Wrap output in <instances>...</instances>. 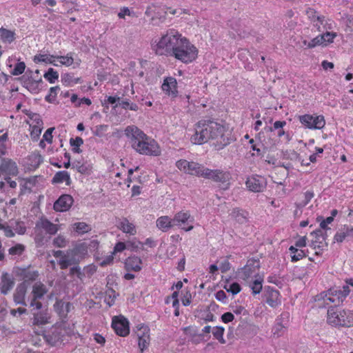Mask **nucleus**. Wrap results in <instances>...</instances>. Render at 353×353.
I'll return each instance as SVG.
<instances>
[{
    "label": "nucleus",
    "mask_w": 353,
    "mask_h": 353,
    "mask_svg": "<svg viewBox=\"0 0 353 353\" xmlns=\"http://www.w3.org/2000/svg\"><path fill=\"white\" fill-rule=\"evenodd\" d=\"M53 244L57 248H64L66 245V240L63 236L59 235L54 239Z\"/></svg>",
    "instance_id": "bf43d9fd"
},
{
    "label": "nucleus",
    "mask_w": 353,
    "mask_h": 353,
    "mask_svg": "<svg viewBox=\"0 0 353 353\" xmlns=\"http://www.w3.org/2000/svg\"><path fill=\"white\" fill-rule=\"evenodd\" d=\"M176 168L186 174L199 177H205L208 168L203 165L186 159H180L176 162Z\"/></svg>",
    "instance_id": "0eeeda50"
},
{
    "label": "nucleus",
    "mask_w": 353,
    "mask_h": 353,
    "mask_svg": "<svg viewBox=\"0 0 353 353\" xmlns=\"http://www.w3.org/2000/svg\"><path fill=\"white\" fill-rule=\"evenodd\" d=\"M24 246L21 244H17L16 245L11 247L8 250V252L11 255H21L24 251Z\"/></svg>",
    "instance_id": "5fc2aeb1"
},
{
    "label": "nucleus",
    "mask_w": 353,
    "mask_h": 353,
    "mask_svg": "<svg viewBox=\"0 0 353 353\" xmlns=\"http://www.w3.org/2000/svg\"><path fill=\"white\" fill-rule=\"evenodd\" d=\"M223 288L228 292H230L233 295L237 294L241 290V285L236 282L229 284V288H227V285H225Z\"/></svg>",
    "instance_id": "8fccbe9b"
},
{
    "label": "nucleus",
    "mask_w": 353,
    "mask_h": 353,
    "mask_svg": "<svg viewBox=\"0 0 353 353\" xmlns=\"http://www.w3.org/2000/svg\"><path fill=\"white\" fill-rule=\"evenodd\" d=\"M26 69V64L24 62L17 63L14 69L12 70L11 74L14 76H18L23 74Z\"/></svg>",
    "instance_id": "3c124183"
},
{
    "label": "nucleus",
    "mask_w": 353,
    "mask_h": 353,
    "mask_svg": "<svg viewBox=\"0 0 353 353\" xmlns=\"http://www.w3.org/2000/svg\"><path fill=\"white\" fill-rule=\"evenodd\" d=\"M221 319L223 323H228L234 320V316L232 312H228L223 314Z\"/></svg>",
    "instance_id": "774afa93"
},
{
    "label": "nucleus",
    "mask_w": 353,
    "mask_h": 353,
    "mask_svg": "<svg viewBox=\"0 0 353 353\" xmlns=\"http://www.w3.org/2000/svg\"><path fill=\"white\" fill-rule=\"evenodd\" d=\"M92 167L90 165L88 164L87 163H82L79 168L78 172L83 174H89L91 172Z\"/></svg>",
    "instance_id": "69168bd1"
},
{
    "label": "nucleus",
    "mask_w": 353,
    "mask_h": 353,
    "mask_svg": "<svg viewBox=\"0 0 353 353\" xmlns=\"http://www.w3.org/2000/svg\"><path fill=\"white\" fill-rule=\"evenodd\" d=\"M56 59H61L60 63L65 66H70L74 62L72 52L68 53L65 56H56Z\"/></svg>",
    "instance_id": "a18cd8bd"
},
{
    "label": "nucleus",
    "mask_w": 353,
    "mask_h": 353,
    "mask_svg": "<svg viewBox=\"0 0 353 353\" xmlns=\"http://www.w3.org/2000/svg\"><path fill=\"white\" fill-rule=\"evenodd\" d=\"M108 125H99L96 126V129L94 131V134L97 137H101L103 136L104 132L108 130Z\"/></svg>",
    "instance_id": "052dcab7"
},
{
    "label": "nucleus",
    "mask_w": 353,
    "mask_h": 353,
    "mask_svg": "<svg viewBox=\"0 0 353 353\" xmlns=\"http://www.w3.org/2000/svg\"><path fill=\"white\" fill-rule=\"evenodd\" d=\"M59 86L50 88V94L46 96L45 100L49 103H54L57 97V92L59 90Z\"/></svg>",
    "instance_id": "603ef678"
},
{
    "label": "nucleus",
    "mask_w": 353,
    "mask_h": 353,
    "mask_svg": "<svg viewBox=\"0 0 353 353\" xmlns=\"http://www.w3.org/2000/svg\"><path fill=\"white\" fill-rule=\"evenodd\" d=\"M35 228H41L50 235L55 234L59 230L57 225L54 224L46 218L40 219L39 221L36 223Z\"/></svg>",
    "instance_id": "4be33fe9"
},
{
    "label": "nucleus",
    "mask_w": 353,
    "mask_h": 353,
    "mask_svg": "<svg viewBox=\"0 0 353 353\" xmlns=\"http://www.w3.org/2000/svg\"><path fill=\"white\" fill-rule=\"evenodd\" d=\"M18 173V167L14 161L8 158H1L0 161V175L17 176Z\"/></svg>",
    "instance_id": "2eb2a0df"
},
{
    "label": "nucleus",
    "mask_w": 353,
    "mask_h": 353,
    "mask_svg": "<svg viewBox=\"0 0 353 353\" xmlns=\"http://www.w3.org/2000/svg\"><path fill=\"white\" fill-rule=\"evenodd\" d=\"M310 234L314 235L316 243H319V244H323V242H322L323 230L321 229H316L314 231L312 232Z\"/></svg>",
    "instance_id": "338daca9"
},
{
    "label": "nucleus",
    "mask_w": 353,
    "mask_h": 353,
    "mask_svg": "<svg viewBox=\"0 0 353 353\" xmlns=\"http://www.w3.org/2000/svg\"><path fill=\"white\" fill-rule=\"evenodd\" d=\"M1 282V293L4 295L7 294L13 288L14 285V278L8 272H3L2 274Z\"/></svg>",
    "instance_id": "b1692460"
},
{
    "label": "nucleus",
    "mask_w": 353,
    "mask_h": 353,
    "mask_svg": "<svg viewBox=\"0 0 353 353\" xmlns=\"http://www.w3.org/2000/svg\"><path fill=\"white\" fill-rule=\"evenodd\" d=\"M194 219L188 211H180L175 214L173 218L174 225L181 227L182 230L188 232L193 229L192 223Z\"/></svg>",
    "instance_id": "9d476101"
},
{
    "label": "nucleus",
    "mask_w": 353,
    "mask_h": 353,
    "mask_svg": "<svg viewBox=\"0 0 353 353\" xmlns=\"http://www.w3.org/2000/svg\"><path fill=\"white\" fill-rule=\"evenodd\" d=\"M210 139L216 140L213 144L216 150H220L232 143L231 132L213 120H201L195 127V132L191 137L194 144L202 145Z\"/></svg>",
    "instance_id": "f257e3e1"
},
{
    "label": "nucleus",
    "mask_w": 353,
    "mask_h": 353,
    "mask_svg": "<svg viewBox=\"0 0 353 353\" xmlns=\"http://www.w3.org/2000/svg\"><path fill=\"white\" fill-rule=\"evenodd\" d=\"M120 229L125 233L134 234L136 230L134 225L130 223L127 219H123L120 223Z\"/></svg>",
    "instance_id": "c9c22d12"
},
{
    "label": "nucleus",
    "mask_w": 353,
    "mask_h": 353,
    "mask_svg": "<svg viewBox=\"0 0 353 353\" xmlns=\"http://www.w3.org/2000/svg\"><path fill=\"white\" fill-rule=\"evenodd\" d=\"M47 293L46 286L41 283H37L32 288V299H41L43 296Z\"/></svg>",
    "instance_id": "c85d7f7f"
},
{
    "label": "nucleus",
    "mask_w": 353,
    "mask_h": 353,
    "mask_svg": "<svg viewBox=\"0 0 353 353\" xmlns=\"http://www.w3.org/2000/svg\"><path fill=\"white\" fill-rule=\"evenodd\" d=\"M55 59L56 56L54 55L48 56L47 54H38L34 57L33 61L35 63L44 62L46 63L52 64L54 66H57L58 65L54 63Z\"/></svg>",
    "instance_id": "f704fd0d"
},
{
    "label": "nucleus",
    "mask_w": 353,
    "mask_h": 353,
    "mask_svg": "<svg viewBox=\"0 0 353 353\" xmlns=\"http://www.w3.org/2000/svg\"><path fill=\"white\" fill-rule=\"evenodd\" d=\"M265 302L269 306L276 308L281 304L280 293L279 292L270 286L265 287Z\"/></svg>",
    "instance_id": "f3484780"
},
{
    "label": "nucleus",
    "mask_w": 353,
    "mask_h": 353,
    "mask_svg": "<svg viewBox=\"0 0 353 353\" xmlns=\"http://www.w3.org/2000/svg\"><path fill=\"white\" fill-rule=\"evenodd\" d=\"M142 260L137 256H129L125 262V268L127 271L139 272L141 270Z\"/></svg>",
    "instance_id": "393cba45"
},
{
    "label": "nucleus",
    "mask_w": 353,
    "mask_h": 353,
    "mask_svg": "<svg viewBox=\"0 0 353 353\" xmlns=\"http://www.w3.org/2000/svg\"><path fill=\"white\" fill-rule=\"evenodd\" d=\"M174 225L173 219L168 216H162L157 220V227L163 232H167Z\"/></svg>",
    "instance_id": "a878e982"
},
{
    "label": "nucleus",
    "mask_w": 353,
    "mask_h": 353,
    "mask_svg": "<svg viewBox=\"0 0 353 353\" xmlns=\"http://www.w3.org/2000/svg\"><path fill=\"white\" fill-rule=\"evenodd\" d=\"M70 144L72 147V150L74 153H81L82 150L79 148L83 144V140L80 137H77L75 139L71 138L70 139Z\"/></svg>",
    "instance_id": "ea45409f"
},
{
    "label": "nucleus",
    "mask_w": 353,
    "mask_h": 353,
    "mask_svg": "<svg viewBox=\"0 0 353 353\" xmlns=\"http://www.w3.org/2000/svg\"><path fill=\"white\" fill-rule=\"evenodd\" d=\"M327 322L334 327H353V310H341L334 306L328 307Z\"/></svg>",
    "instance_id": "20e7f679"
},
{
    "label": "nucleus",
    "mask_w": 353,
    "mask_h": 353,
    "mask_svg": "<svg viewBox=\"0 0 353 353\" xmlns=\"http://www.w3.org/2000/svg\"><path fill=\"white\" fill-rule=\"evenodd\" d=\"M299 121L305 127L312 130L322 129L325 125V118L323 115H312L305 114L299 116Z\"/></svg>",
    "instance_id": "1a4fd4ad"
},
{
    "label": "nucleus",
    "mask_w": 353,
    "mask_h": 353,
    "mask_svg": "<svg viewBox=\"0 0 353 353\" xmlns=\"http://www.w3.org/2000/svg\"><path fill=\"white\" fill-rule=\"evenodd\" d=\"M162 89L169 96L176 97L178 94L177 82L176 79L172 77H166L162 84Z\"/></svg>",
    "instance_id": "412c9836"
},
{
    "label": "nucleus",
    "mask_w": 353,
    "mask_h": 353,
    "mask_svg": "<svg viewBox=\"0 0 353 353\" xmlns=\"http://www.w3.org/2000/svg\"><path fill=\"white\" fill-rule=\"evenodd\" d=\"M16 275L20 276L23 279L22 283H26V285L29 286L31 282L37 280L39 276L37 270H32L30 266L24 268H17Z\"/></svg>",
    "instance_id": "4468645a"
},
{
    "label": "nucleus",
    "mask_w": 353,
    "mask_h": 353,
    "mask_svg": "<svg viewBox=\"0 0 353 353\" xmlns=\"http://www.w3.org/2000/svg\"><path fill=\"white\" fill-rule=\"evenodd\" d=\"M345 299L343 298L339 288H332L327 292H322L315 296V301L319 308L329 307L330 303H334V307L342 305Z\"/></svg>",
    "instance_id": "423d86ee"
},
{
    "label": "nucleus",
    "mask_w": 353,
    "mask_h": 353,
    "mask_svg": "<svg viewBox=\"0 0 353 353\" xmlns=\"http://www.w3.org/2000/svg\"><path fill=\"white\" fill-rule=\"evenodd\" d=\"M70 275H77L78 279L83 280V279L85 277V272L81 271V268L79 265H76L70 268Z\"/></svg>",
    "instance_id": "864d4df0"
},
{
    "label": "nucleus",
    "mask_w": 353,
    "mask_h": 353,
    "mask_svg": "<svg viewBox=\"0 0 353 353\" xmlns=\"http://www.w3.org/2000/svg\"><path fill=\"white\" fill-rule=\"evenodd\" d=\"M28 286L26 285V283H19L13 294L14 302L17 305H21L23 306H27V302L26 301V295Z\"/></svg>",
    "instance_id": "6ab92c4d"
},
{
    "label": "nucleus",
    "mask_w": 353,
    "mask_h": 353,
    "mask_svg": "<svg viewBox=\"0 0 353 353\" xmlns=\"http://www.w3.org/2000/svg\"><path fill=\"white\" fill-rule=\"evenodd\" d=\"M29 160L31 165L35 168H38L39 165L43 161V157L39 153H33L30 156Z\"/></svg>",
    "instance_id": "de8ad7c7"
},
{
    "label": "nucleus",
    "mask_w": 353,
    "mask_h": 353,
    "mask_svg": "<svg viewBox=\"0 0 353 353\" xmlns=\"http://www.w3.org/2000/svg\"><path fill=\"white\" fill-rule=\"evenodd\" d=\"M57 305L60 306V313L61 311L63 312L65 310V316H67V314L70 312L71 307H72V303L70 302L65 303L62 301H60L59 302H57Z\"/></svg>",
    "instance_id": "6e6d98bb"
},
{
    "label": "nucleus",
    "mask_w": 353,
    "mask_h": 353,
    "mask_svg": "<svg viewBox=\"0 0 353 353\" xmlns=\"http://www.w3.org/2000/svg\"><path fill=\"white\" fill-rule=\"evenodd\" d=\"M254 276L256 279L250 284V287L252 289V294L255 295L259 294L261 292L263 279L258 274H256Z\"/></svg>",
    "instance_id": "473e14b6"
},
{
    "label": "nucleus",
    "mask_w": 353,
    "mask_h": 353,
    "mask_svg": "<svg viewBox=\"0 0 353 353\" xmlns=\"http://www.w3.org/2000/svg\"><path fill=\"white\" fill-rule=\"evenodd\" d=\"M146 330L147 327H145L143 334L141 335H138V345L141 350V353H143V350L148 347L150 343V335L148 332H145Z\"/></svg>",
    "instance_id": "72a5a7b5"
},
{
    "label": "nucleus",
    "mask_w": 353,
    "mask_h": 353,
    "mask_svg": "<svg viewBox=\"0 0 353 353\" xmlns=\"http://www.w3.org/2000/svg\"><path fill=\"white\" fill-rule=\"evenodd\" d=\"M204 178L212 180L220 185H222L223 189L227 190L230 184L229 181L231 179V175L230 172L227 171L208 168Z\"/></svg>",
    "instance_id": "6e6552de"
},
{
    "label": "nucleus",
    "mask_w": 353,
    "mask_h": 353,
    "mask_svg": "<svg viewBox=\"0 0 353 353\" xmlns=\"http://www.w3.org/2000/svg\"><path fill=\"white\" fill-rule=\"evenodd\" d=\"M353 237V227L344 225L334 235V241L342 243L344 240H349Z\"/></svg>",
    "instance_id": "5701e85b"
},
{
    "label": "nucleus",
    "mask_w": 353,
    "mask_h": 353,
    "mask_svg": "<svg viewBox=\"0 0 353 353\" xmlns=\"http://www.w3.org/2000/svg\"><path fill=\"white\" fill-rule=\"evenodd\" d=\"M245 185L253 192H262L267 187V179L261 175H252L247 178Z\"/></svg>",
    "instance_id": "9b49d317"
},
{
    "label": "nucleus",
    "mask_w": 353,
    "mask_h": 353,
    "mask_svg": "<svg viewBox=\"0 0 353 353\" xmlns=\"http://www.w3.org/2000/svg\"><path fill=\"white\" fill-rule=\"evenodd\" d=\"M112 327L121 336H126L130 333L129 321L123 316H114L112 319Z\"/></svg>",
    "instance_id": "ddd939ff"
},
{
    "label": "nucleus",
    "mask_w": 353,
    "mask_h": 353,
    "mask_svg": "<svg viewBox=\"0 0 353 353\" xmlns=\"http://www.w3.org/2000/svg\"><path fill=\"white\" fill-rule=\"evenodd\" d=\"M224 332L225 328L222 326H215L212 329V334L214 337L221 344H225L226 343L223 338Z\"/></svg>",
    "instance_id": "4c0bfd02"
},
{
    "label": "nucleus",
    "mask_w": 353,
    "mask_h": 353,
    "mask_svg": "<svg viewBox=\"0 0 353 353\" xmlns=\"http://www.w3.org/2000/svg\"><path fill=\"white\" fill-rule=\"evenodd\" d=\"M125 135L130 140L132 148L141 154L159 156L161 150L156 141L148 137L136 125H128Z\"/></svg>",
    "instance_id": "f03ea898"
},
{
    "label": "nucleus",
    "mask_w": 353,
    "mask_h": 353,
    "mask_svg": "<svg viewBox=\"0 0 353 353\" xmlns=\"http://www.w3.org/2000/svg\"><path fill=\"white\" fill-rule=\"evenodd\" d=\"M182 39L185 37H182L176 30L169 29L154 46V49L158 54L171 56L172 52L176 51V48L181 43Z\"/></svg>",
    "instance_id": "7ed1b4c3"
},
{
    "label": "nucleus",
    "mask_w": 353,
    "mask_h": 353,
    "mask_svg": "<svg viewBox=\"0 0 353 353\" xmlns=\"http://www.w3.org/2000/svg\"><path fill=\"white\" fill-rule=\"evenodd\" d=\"M59 264L62 270H65L72 265H77V261L74 259H72L68 252L67 256L65 255L59 260Z\"/></svg>",
    "instance_id": "e433bc0d"
},
{
    "label": "nucleus",
    "mask_w": 353,
    "mask_h": 353,
    "mask_svg": "<svg viewBox=\"0 0 353 353\" xmlns=\"http://www.w3.org/2000/svg\"><path fill=\"white\" fill-rule=\"evenodd\" d=\"M231 216L240 224H244L247 223L248 220V212L239 208H234L232 211Z\"/></svg>",
    "instance_id": "cd10ccee"
},
{
    "label": "nucleus",
    "mask_w": 353,
    "mask_h": 353,
    "mask_svg": "<svg viewBox=\"0 0 353 353\" xmlns=\"http://www.w3.org/2000/svg\"><path fill=\"white\" fill-rule=\"evenodd\" d=\"M44 78L49 81L50 83H54L56 80L59 78V74L53 68H50L44 74Z\"/></svg>",
    "instance_id": "c03bdc74"
},
{
    "label": "nucleus",
    "mask_w": 353,
    "mask_h": 353,
    "mask_svg": "<svg viewBox=\"0 0 353 353\" xmlns=\"http://www.w3.org/2000/svg\"><path fill=\"white\" fill-rule=\"evenodd\" d=\"M290 315L288 312H283L276 319L275 323L283 325L288 328L290 322Z\"/></svg>",
    "instance_id": "37998d69"
},
{
    "label": "nucleus",
    "mask_w": 353,
    "mask_h": 353,
    "mask_svg": "<svg viewBox=\"0 0 353 353\" xmlns=\"http://www.w3.org/2000/svg\"><path fill=\"white\" fill-rule=\"evenodd\" d=\"M32 72L31 70H28L26 72L25 75H23L21 77H19V79L21 81V83L24 81H29V83L37 81V79H34V77L32 75Z\"/></svg>",
    "instance_id": "e2e57ef3"
},
{
    "label": "nucleus",
    "mask_w": 353,
    "mask_h": 353,
    "mask_svg": "<svg viewBox=\"0 0 353 353\" xmlns=\"http://www.w3.org/2000/svg\"><path fill=\"white\" fill-rule=\"evenodd\" d=\"M34 241L37 243V246L43 245L45 243L47 242L45 233L43 232L42 229L35 228Z\"/></svg>",
    "instance_id": "a19ab883"
},
{
    "label": "nucleus",
    "mask_w": 353,
    "mask_h": 353,
    "mask_svg": "<svg viewBox=\"0 0 353 353\" xmlns=\"http://www.w3.org/2000/svg\"><path fill=\"white\" fill-rule=\"evenodd\" d=\"M306 256V253L304 250L299 249L296 254L291 255L292 262H296Z\"/></svg>",
    "instance_id": "680f3d73"
},
{
    "label": "nucleus",
    "mask_w": 353,
    "mask_h": 353,
    "mask_svg": "<svg viewBox=\"0 0 353 353\" xmlns=\"http://www.w3.org/2000/svg\"><path fill=\"white\" fill-rule=\"evenodd\" d=\"M43 83V81L41 77H40L39 79H37V81H33L30 83H29V81H24L22 83V85L31 93L37 94L39 93L41 90V88L39 86Z\"/></svg>",
    "instance_id": "2f4dec72"
},
{
    "label": "nucleus",
    "mask_w": 353,
    "mask_h": 353,
    "mask_svg": "<svg viewBox=\"0 0 353 353\" xmlns=\"http://www.w3.org/2000/svg\"><path fill=\"white\" fill-rule=\"evenodd\" d=\"M323 39H324L323 37H321V35H318L317 37H316L310 41H307L306 40H305L303 41V44L306 46L308 48H312L317 46L324 45Z\"/></svg>",
    "instance_id": "79ce46f5"
},
{
    "label": "nucleus",
    "mask_w": 353,
    "mask_h": 353,
    "mask_svg": "<svg viewBox=\"0 0 353 353\" xmlns=\"http://www.w3.org/2000/svg\"><path fill=\"white\" fill-rule=\"evenodd\" d=\"M88 245L85 243H82L76 245L70 252H68L72 259L77 261L78 265L88 254Z\"/></svg>",
    "instance_id": "aec40b11"
},
{
    "label": "nucleus",
    "mask_w": 353,
    "mask_h": 353,
    "mask_svg": "<svg viewBox=\"0 0 353 353\" xmlns=\"http://www.w3.org/2000/svg\"><path fill=\"white\" fill-rule=\"evenodd\" d=\"M32 323L34 325L41 326L50 323V313L47 307L32 313Z\"/></svg>",
    "instance_id": "a211bd4d"
},
{
    "label": "nucleus",
    "mask_w": 353,
    "mask_h": 353,
    "mask_svg": "<svg viewBox=\"0 0 353 353\" xmlns=\"http://www.w3.org/2000/svg\"><path fill=\"white\" fill-rule=\"evenodd\" d=\"M62 81L68 84L70 83H81V79L80 77L74 78L71 74L65 73L62 77Z\"/></svg>",
    "instance_id": "09e8293b"
},
{
    "label": "nucleus",
    "mask_w": 353,
    "mask_h": 353,
    "mask_svg": "<svg viewBox=\"0 0 353 353\" xmlns=\"http://www.w3.org/2000/svg\"><path fill=\"white\" fill-rule=\"evenodd\" d=\"M64 181L68 185H69L71 183L69 173L64 170L57 172L52 180V183H61Z\"/></svg>",
    "instance_id": "c756f323"
},
{
    "label": "nucleus",
    "mask_w": 353,
    "mask_h": 353,
    "mask_svg": "<svg viewBox=\"0 0 353 353\" xmlns=\"http://www.w3.org/2000/svg\"><path fill=\"white\" fill-rule=\"evenodd\" d=\"M74 230L79 234H83L90 232L92 228L84 222H77L73 224Z\"/></svg>",
    "instance_id": "58836bf2"
},
{
    "label": "nucleus",
    "mask_w": 353,
    "mask_h": 353,
    "mask_svg": "<svg viewBox=\"0 0 353 353\" xmlns=\"http://www.w3.org/2000/svg\"><path fill=\"white\" fill-rule=\"evenodd\" d=\"M16 39V33L14 31L1 27L0 28V40L4 43L10 44Z\"/></svg>",
    "instance_id": "bb28decb"
},
{
    "label": "nucleus",
    "mask_w": 353,
    "mask_h": 353,
    "mask_svg": "<svg viewBox=\"0 0 353 353\" xmlns=\"http://www.w3.org/2000/svg\"><path fill=\"white\" fill-rule=\"evenodd\" d=\"M74 199L71 195L64 194L54 203L53 208L57 212H66L71 208Z\"/></svg>",
    "instance_id": "dca6fc26"
},
{
    "label": "nucleus",
    "mask_w": 353,
    "mask_h": 353,
    "mask_svg": "<svg viewBox=\"0 0 353 353\" xmlns=\"http://www.w3.org/2000/svg\"><path fill=\"white\" fill-rule=\"evenodd\" d=\"M305 14L312 23L319 22L321 24H323L325 21V17L323 15H318L317 12L312 8L306 9Z\"/></svg>",
    "instance_id": "7c9ffc66"
},
{
    "label": "nucleus",
    "mask_w": 353,
    "mask_h": 353,
    "mask_svg": "<svg viewBox=\"0 0 353 353\" xmlns=\"http://www.w3.org/2000/svg\"><path fill=\"white\" fill-rule=\"evenodd\" d=\"M320 35L323 37V44L326 46L327 43L333 42V39L336 36V34L334 32H326L325 33Z\"/></svg>",
    "instance_id": "4d7b16f0"
},
{
    "label": "nucleus",
    "mask_w": 353,
    "mask_h": 353,
    "mask_svg": "<svg viewBox=\"0 0 353 353\" xmlns=\"http://www.w3.org/2000/svg\"><path fill=\"white\" fill-rule=\"evenodd\" d=\"M197 54L196 48L185 37V39H182V41L176 48V51L172 52L171 57L184 63H189L196 59Z\"/></svg>",
    "instance_id": "39448f33"
},
{
    "label": "nucleus",
    "mask_w": 353,
    "mask_h": 353,
    "mask_svg": "<svg viewBox=\"0 0 353 353\" xmlns=\"http://www.w3.org/2000/svg\"><path fill=\"white\" fill-rule=\"evenodd\" d=\"M287 327L283 326V325L278 324L275 323L274 325L272 327V334L274 337L279 338L284 334L286 332Z\"/></svg>",
    "instance_id": "49530a36"
},
{
    "label": "nucleus",
    "mask_w": 353,
    "mask_h": 353,
    "mask_svg": "<svg viewBox=\"0 0 353 353\" xmlns=\"http://www.w3.org/2000/svg\"><path fill=\"white\" fill-rule=\"evenodd\" d=\"M54 130V128H50L47 129L43 135V139L46 141L48 143H51L52 142V132Z\"/></svg>",
    "instance_id": "0e129e2a"
},
{
    "label": "nucleus",
    "mask_w": 353,
    "mask_h": 353,
    "mask_svg": "<svg viewBox=\"0 0 353 353\" xmlns=\"http://www.w3.org/2000/svg\"><path fill=\"white\" fill-rule=\"evenodd\" d=\"M260 268V261L259 259H250L248 260L245 265L239 270L237 274L238 277L241 279L246 281L252 274H255L256 270Z\"/></svg>",
    "instance_id": "f8f14e48"
},
{
    "label": "nucleus",
    "mask_w": 353,
    "mask_h": 353,
    "mask_svg": "<svg viewBox=\"0 0 353 353\" xmlns=\"http://www.w3.org/2000/svg\"><path fill=\"white\" fill-rule=\"evenodd\" d=\"M143 243L140 241H127L126 246L127 249L130 250L132 252H136L142 245Z\"/></svg>",
    "instance_id": "13d9d810"
}]
</instances>
